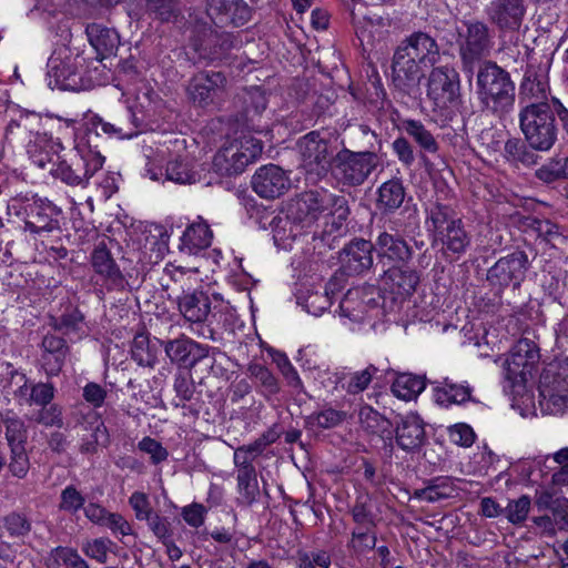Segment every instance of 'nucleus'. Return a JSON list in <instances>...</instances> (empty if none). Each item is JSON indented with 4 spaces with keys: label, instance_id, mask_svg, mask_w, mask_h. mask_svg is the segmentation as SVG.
Returning <instances> with one entry per match:
<instances>
[{
    "label": "nucleus",
    "instance_id": "nucleus-39",
    "mask_svg": "<svg viewBox=\"0 0 568 568\" xmlns=\"http://www.w3.org/2000/svg\"><path fill=\"white\" fill-rule=\"evenodd\" d=\"M510 359L521 365L520 369L527 371L532 374V371L539 362V349L536 344L528 339H519L510 351Z\"/></svg>",
    "mask_w": 568,
    "mask_h": 568
},
{
    "label": "nucleus",
    "instance_id": "nucleus-2",
    "mask_svg": "<svg viewBox=\"0 0 568 568\" xmlns=\"http://www.w3.org/2000/svg\"><path fill=\"white\" fill-rule=\"evenodd\" d=\"M476 95L484 112L501 119L515 106L516 85L508 71L484 60L476 72Z\"/></svg>",
    "mask_w": 568,
    "mask_h": 568
},
{
    "label": "nucleus",
    "instance_id": "nucleus-32",
    "mask_svg": "<svg viewBox=\"0 0 568 568\" xmlns=\"http://www.w3.org/2000/svg\"><path fill=\"white\" fill-rule=\"evenodd\" d=\"M60 150H62L61 143L53 141L47 134H38L33 143L28 146L32 162L41 169H45L47 164L52 162V155H58Z\"/></svg>",
    "mask_w": 568,
    "mask_h": 568
},
{
    "label": "nucleus",
    "instance_id": "nucleus-56",
    "mask_svg": "<svg viewBox=\"0 0 568 568\" xmlns=\"http://www.w3.org/2000/svg\"><path fill=\"white\" fill-rule=\"evenodd\" d=\"M131 353L133 359L141 366H152L154 364L155 356L149 349V338L143 334L134 337Z\"/></svg>",
    "mask_w": 568,
    "mask_h": 568
},
{
    "label": "nucleus",
    "instance_id": "nucleus-47",
    "mask_svg": "<svg viewBox=\"0 0 568 568\" xmlns=\"http://www.w3.org/2000/svg\"><path fill=\"white\" fill-rule=\"evenodd\" d=\"M200 345L187 338L170 341L165 346V353L172 362L186 364L193 351Z\"/></svg>",
    "mask_w": 568,
    "mask_h": 568
},
{
    "label": "nucleus",
    "instance_id": "nucleus-25",
    "mask_svg": "<svg viewBox=\"0 0 568 568\" xmlns=\"http://www.w3.org/2000/svg\"><path fill=\"white\" fill-rule=\"evenodd\" d=\"M79 55L73 61L67 58L64 61L50 59L49 77L54 78V84L63 90H77L80 84L81 75L78 70Z\"/></svg>",
    "mask_w": 568,
    "mask_h": 568
},
{
    "label": "nucleus",
    "instance_id": "nucleus-43",
    "mask_svg": "<svg viewBox=\"0 0 568 568\" xmlns=\"http://www.w3.org/2000/svg\"><path fill=\"white\" fill-rule=\"evenodd\" d=\"M454 491L455 489L449 478H436L429 486L417 490L416 497L424 501L435 503L453 497Z\"/></svg>",
    "mask_w": 568,
    "mask_h": 568
},
{
    "label": "nucleus",
    "instance_id": "nucleus-44",
    "mask_svg": "<svg viewBox=\"0 0 568 568\" xmlns=\"http://www.w3.org/2000/svg\"><path fill=\"white\" fill-rule=\"evenodd\" d=\"M241 100L244 104V116L246 120H253L255 115H260L267 105L265 92L257 87L246 90Z\"/></svg>",
    "mask_w": 568,
    "mask_h": 568
},
{
    "label": "nucleus",
    "instance_id": "nucleus-34",
    "mask_svg": "<svg viewBox=\"0 0 568 568\" xmlns=\"http://www.w3.org/2000/svg\"><path fill=\"white\" fill-rule=\"evenodd\" d=\"M237 468L239 500L244 505H251L260 495L257 475L254 466H235Z\"/></svg>",
    "mask_w": 568,
    "mask_h": 568
},
{
    "label": "nucleus",
    "instance_id": "nucleus-50",
    "mask_svg": "<svg viewBox=\"0 0 568 568\" xmlns=\"http://www.w3.org/2000/svg\"><path fill=\"white\" fill-rule=\"evenodd\" d=\"M100 132H102L109 136L115 135L118 138H119V133H125V131L121 126L115 125V121L106 122L101 116L94 114L88 121V128H87L84 142L88 144H91L92 135H94L97 138V136H99Z\"/></svg>",
    "mask_w": 568,
    "mask_h": 568
},
{
    "label": "nucleus",
    "instance_id": "nucleus-61",
    "mask_svg": "<svg viewBox=\"0 0 568 568\" xmlns=\"http://www.w3.org/2000/svg\"><path fill=\"white\" fill-rule=\"evenodd\" d=\"M30 463L24 446L11 447L10 471L18 478H23L29 471Z\"/></svg>",
    "mask_w": 568,
    "mask_h": 568
},
{
    "label": "nucleus",
    "instance_id": "nucleus-28",
    "mask_svg": "<svg viewBox=\"0 0 568 568\" xmlns=\"http://www.w3.org/2000/svg\"><path fill=\"white\" fill-rule=\"evenodd\" d=\"M402 130L410 138L420 149V154H436L439 144L434 134L419 120L404 119L400 122Z\"/></svg>",
    "mask_w": 568,
    "mask_h": 568
},
{
    "label": "nucleus",
    "instance_id": "nucleus-27",
    "mask_svg": "<svg viewBox=\"0 0 568 568\" xmlns=\"http://www.w3.org/2000/svg\"><path fill=\"white\" fill-rule=\"evenodd\" d=\"M42 363L47 374L58 375L63 366L67 354L64 339L54 335H45L42 341Z\"/></svg>",
    "mask_w": 568,
    "mask_h": 568
},
{
    "label": "nucleus",
    "instance_id": "nucleus-20",
    "mask_svg": "<svg viewBox=\"0 0 568 568\" xmlns=\"http://www.w3.org/2000/svg\"><path fill=\"white\" fill-rule=\"evenodd\" d=\"M85 34L101 59L113 54L120 44V36L113 28L92 22L87 24Z\"/></svg>",
    "mask_w": 568,
    "mask_h": 568
},
{
    "label": "nucleus",
    "instance_id": "nucleus-53",
    "mask_svg": "<svg viewBox=\"0 0 568 568\" xmlns=\"http://www.w3.org/2000/svg\"><path fill=\"white\" fill-rule=\"evenodd\" d=\"M166 179L180 184H191L197 179L189 164L182 160L170 161L165 169Z\"/></svg>",
    "mask_w": 568,
    "mask_h": 568
},
{
    "label": "nucleus",
    "instance_id": "nucleus-11",
    "mask_svg": "<svg viewBox=\"0 0 568 568\" xmlns=\"http://www.w3.org/2000/svg\"><path fill=\"white\" fill-rule=\"evenodd\" d=\"M427 95L438 108H457L462 97L458 72L448 65L433 68L428 77Z\"/></svg>",
    "mask_w": 568,
    "mask_h": 568
},
{
    "label": "nucleus",
    "instance_id": "nucleus-42",
    "mask_svg": "<svg viewBox=\"0 0 568 568\" xmlns=\"http://www.w3.org/2000/svg\"><path fill=\"white\" fill-rule=\"evenodd\" d=\"M372 251H343L339 260L348 275L359 274L373 264Z\"/></svg>",
    "mask_w": 568,
    "mask_h": 568
},
{
    "label": "nucleus",
    "instance_id": "nucleus-15",
    "mask_svg": "<svg viewBox=\"0 0 568 568\" xmlns=\"http://www.w3.org/2000/svg\"><path fill=\"white\" fill-rule=\"evenodd\" d=\"M291 186V180L283 169L275 164L260 168L252 178L253 190L264 199H276Z\"/></svg>",
    "mask_w": 568,
    "mask_h": 568
},
{
    "label": "nucleus",
    "instance_id": "nucleus-64",
    "mask_svg": "<svg viewBox=\"0 0 568 568\" xmlns=\"http://www.w3.org/2000/svg\"><path fill=\"white\" fill-rule=\"evenodd\" d=\"M129 505L132 507L138 520H145L155 513L149 496L142 491H134L129 498Z\"/></svg>",
    "mask_w": 568,
    "mask_h": 568
},
{
    "label": "nucleus",
    "instance_id": "nucleus-58",
    "mask_svg": "<svg viewBox=\"0 0 568 568\" xmlns=\"http://www.w3.org/2000/svg\"><path fill=\"white\" fill-rule=\"evenodd\" d=\"M92 264L99 274L106 277L115 278L120 274L113 258L110 256V251H93Z\"/></svg>",
    "mask_w": 568,
    "mask_h": 568
},
{
    "label": "nucleus",
    "instance_id": "nucleus-7",
    "mask_svg": "<svg viewBox=\"0 0 568 568\" xmlns=\"http://www.w3.org/2000/svg\"><path fill=\"white\" fill-rule=\"evenodd\" d=\"M104 156L91 144L80 142L68 160L58 162L51 172L55 178L72 186H85L89 180L102 169Z\"/></svg>",
    "mask_w": 568,
    "mask_h": 568
},
{
    "label": "nucleus",
    "instance_id": "nucleus-4",
    "mask_svg": "<svg viewBox=\"0 0 568 568\" xmlns=\"http://www.w3.org/2000/svg\"><path fill=\"white\" fill-rule=\"evenodd\" d=\"M557 98L550 101L529 102L519 111V128L531 149L538 152H548L557 142L559 128L556 115L559 118Z\"/></svg>",
    "mask_w": 568,
    "mask_h": 568
},
{
    "label": "nucleus",
    "instance_id": "nucleus-41",
    "mask_svg": "<svg viewBox=\"0 0 568 568\" xmlns=\"http://www.w3.org/2000/svg\"><path fill=\"white\" fill-rule=\"evenodd\" d=\"M460 220L450 221L444 230L437 231L434 235L433 245H446L447 248H465L468 244L466 233L460 227Z\"/></svg>",
    "mask_w": 568,
    "mask_h": 568
},
{
    "label": "nucleus",
    "instance_id": "nucleus-12",
    "mask_svg": "<svg viewBox=\"0 0 568 568\" xmlns=\"http://www.w3.org/2000/svg\"><path fill=\"white\" fill-rule=\"evenodd\" d=\"M206 20L216 28H240L248 23L253 9L245 0H204Z\"/></svg>",
    "mask_w": 568,
    "mask_h": 568
},
{
    "label": "nucleus",
    "instance_id": "nucleus-54",
    "mask_svg": "<svg viewBox=\"0 0 568 568\" xmlns=\"http://www.w3.org/2000/svg\"><path fill=\"white\" fill-rule=\"evenodd\" d=\"M376 373L377 368L374 365H368L363 371L352 373L345 387L346 392L353 395L364 392Z\"/></svg>",
    "mask_w": 568,
    "mask_h": 568
},
{
    "label": "nucleus",
    "instance_id": "nucleus-51",
    "mask_svg": "<svg viewBox=\"0 0 568 568\" xmlns=\"http://www.w3.org/2000/svg\"><path fill=\"white\" fill-rule=\"evenodd\" d=\"M112 546H114V544L111 539L100 537L84 541L82 545V551L87 557L98 561L99 564H105Z\"/></svg>",
    "mask_w": 568,
    "mask_h": 568
},
{
    "label": "nucleus",
    "instance_id": "nucleus-59",
    "mask_svg": "<svg viewBox=\"0 0 568 568\" xmlns=\"http://www.w3.org/2000/svg\"><path fill=\"white\" fill-rule=\"evenodd\" d=\"M376 545V536L372 532V528L358 527L352 532L349 547L356 552H365Z\"/></svg>",
    "mask_w": 568,
    "mask_h": 568
},
{
    "label": "nucleus",
    "instance_id": "nucleus-55",
    "mask_svg": "<svg viewBox=\"0 0 568 568\" xmlns=\"http://www.w3.org/2000/svg\"><path fill=\"white\" fill-rule=\"evenodd\" d=\"M83 495L72 485L67 486L60 495L59 508L63 511L75 514L84 507Z\"/></svg>",
    "mask_w": 568,
    "mask_h": 568
},
{
    "label": "nucleus",
    "instance_id": "nucleus-17",
    "mask_svg": "<svg viewBox=\"0 0 568 568\" xmlns=\"http://www.w3.org/2000/svg\"><path fill=\"white\" fill-rule=\"evenodd\" d=\"M57 215L58 210L52 203H30L26 206L24 229L40 236L58 231L59 221L54 217Z\"/></svg>",
    "mask_w": 568,
    "mask_h": 568
},
{
    "label": "nucleus",
    "instance_id": "nucleus-1",
    "mask_svg": "<svg viewBox=\"0 0 568 568\" xmlns=\"http://www.w3.org/2000/svg\"><path fill=\"white\" fill-rule=\"evenodd\" d=\"M363 142L356 144L357 151L343 148L332 158V171L335 178L346 186H359L377 169L381 162L378 152L382 141L368 126H361Z\"/></svg>",
    "mask_w": 568,
    "mask_h": 568
},
{
    "label": "nucleus",
    "instance_id": "nucleus-35",
    "mask_svg": "<svg viewBox=\"0 0 568 568\" xmlns=\"http://www.w3.org/2000/svg\"><path fill=\"white\" fill-rule=\"evenodd\" d=\"M529 143L518 138L508 139L504 145L505 159L514 164H521L524 166H531L537 164L538 155L534 152Z\"/></svg>",
    "mask_w": 568,
    "mask_h": 568
},
{
    "label": "nucleus",
    "instance_id": "nucleus-8",
    "mask_svg": "<svg viewBox=\"0 0 568 568\" xmlns=\"http://www.w3.org/2000/svg\"><path fill=\"white\" fill-rule=\"evenodd\" d=\"M262 150V142L253 136L235 139L214 155L213 169L221 175L240 174L261 155Z\"/></svg>",
    "mask_w": 568,
    "mask_h": 568
},
{
    "label": "nucleus",
    "instance_id": "nucleus-62",
    "mask_svg": "<svg viewBox=\"0 0 568 568\" xmlns=\"http://www.w3.org/2000/svg\"><path fill=\"white\" fill-rule=\"evenodd\" d=\"M454 210L444 204L436 203L429 212V221L434 227L435 235L437 231L444 230L450 221H455Z\"/></svg>",
    "mask_w": 568,
    "mask_h": 568
},
{
    "label": "nucleus",
    "instance_id": "nucleus-37",
    "mask_svg": "<svg viewBox=\"0 0 568 568\" xmlns=\"http://www.w3.org/2000/svg\"><path fill=\"white\" fill-rule=\"evenodd\" d=\"M425 381L413 374H399L392 384V393L399 399H415L424 389Z\"/></svg>",
    "mask_w": 568,
    "mask_h": 568
},
{
    "label": "nucleus",
    "instance_id": "nucleus-30",
    "mask_svg": "<svg viewBox=\"0 0 568 568\" xmlns=\"http://www.w3.org/2000/svg\"><path fill=\"white\" fill-rule=\"evenodd\" d=\"M549 91L548 81L545 74H538L532 64H528L523 82L520 84L521 98L531 100L530 102L549 101L547 94Z\"/></svg>",
    "mask_w": 568,
    "mask_h": 568
},
{
    "label": "nucleus",
    "instance_id": "nucleus-49",
    "mask_svg": "<svg viewBox=\"0 0 568 568\" xmlns=\"http://www.w3.org/2000/svg\"><path fill=\"white\" fill-rule=\"evenodd\" d=\"M530 507V497L523 495L517 499L508 501V505L504 509V515L510 524L520 525L527 519Z\"/></svg>",
    "mask_w": 568,
    "mask_h": 568
},
{
    "label": "nucleus",
    "instance_id": "nucleus-63",
    "mask_svg": "<svg viewBox=\"0 0 568 568\" xmlns=\"http://www.w3.org/2000/svg\"><path fill=\"white\" fill-rule=\"evenodd\" d=\"M138 448L141 452L150 455L151 462L155 465L166 460L169 457V452L166 448H164L161 443L151 437L142 438L138 444Z\"/></svg>",
    "mask_w": 568,
    "mask_h": 568
},
{
    "label": "nucleus",
    "instance_id": "nucleus-46",
    "mask_svg": "<svg viewBox=\"0 0 568 568\" xmlns=\"http://www.w3.org/2000/svg\"><path fill=\"white\" fill-rule=\"evenodd\" d=\"M110 444V435L102 420H98L88 437L82 438L80 452L83 454L97 453L98 446L106 447Z\"/></svg>",
    "mask_w": 568,
    "mask_h": 568
},
{
    "label": "nucleus",
    "instance_id": "nucleus-24",
    "mask_svg": "<svg viewBox=\"0 0 568 568\" xmlns=\"http://www.w3.org/2000/svg\"><path fill=\"white\" fill-rule=\"evenodd\" d=\"M179 311L191 323L204 322L211 312V300L202 291L184 293L179 297Z\"/></svg>",
    "mask_w": 568,
    "mask_h": 568
},
{
    "label": "nucleus",
    "instance_id": "nucleus-52",
    "mask_svg": "<svg viewBox=\"0 0 568 568\" xmlns=\"http://www.w3.org/2000/svg\"><path fill=\"white\" fill-rule=\"evenodd\" d=\"M170 234L161 224H152L145 229L140 239V244L150 248H168Z\"/></svg>",
    "mask_w": 568,
    "mask_h": 568
},
{
    "label": "nucleus",
    "instance_id": "nucleus-23",
    "mask_svg": "<svg viewBox=\"0 0 568 568\" xmlns=\"http://www.w3.org/2000/svg\"><path fill=\"white\" fill-rule=\"evenodd\" d=\"M418 275L410 270L402 267H392L385 272L384 286L395 298H406L410 296L418 284Z\"/></svg>",
    "mask_w": 568,
    "mask_h": 568
},
{
    "label": "nucleus",
    "instance_id": "nucleus-57",
    "mask_svg": "<svg viewBox=\"0 0 568 568\" xmlns=\"http://www.w3.org/2000/svg\"><path fill=\"white\" fill-rule=\"evenodd\" d=\"M6 424V437L10 448L16 446H24L27 440V429L24 423L17 417H7Z\"/></svg>",
    "mask_w": 568,
    "mask_h": 568
},
{
    "label": "nucleus",
    "instance_id": "nucleus-18",
    "mask_svg": "<svg viewBox=\"0 0 568 568\" xmlns=\"http://www.w3.org/2000/svg\"><path fill=\"white\" fill-rule=\"evenodd\" d=\"M540 394L555 405L568 404V359L561 361L556 368L547 372L541 382Z\"/></svg>",
    "mask_w": 568,
    "mask_h": 568
},
{
    "label": "nucleus",
    "instance_id": "nucleus-5",
    "mask_svg": "<svg viewBox=\"0 0 568 568\" xmlns=\"http://www.w3.org/2000/svg\"><path fill=\"white\" fill-rule=\"evenodd\" d=\"M456 43L462 69L471 78L476 67L489 57L494 48V31L481 20L468 19L460 21L456 28Z\"/></svg>",
    "mask_w": 568,
    "mask_h": 568
},
{
    "label": "nucleus",
    "instance_id": "nucleus-38",
    "mask_svg": "<svg viewBox=\"0 0 568 568\" xmlns=\"http://www.w3.org/2000/svg\"><path fill=\"white\" fill-rule=\"evenodd\" d=\"M275 440L272 434H264L253 443L243 445L234 450L233 462L235 466H254L253 462L263 454L265 448Z\"/></svg>",
    "mask_w": 568,
    "mask_h": 568
},
{
    "label": "nucleus",
    "instance_id": "nucleus-40",
    "mask_svg": "<svg viewBox=\"0 0 568 568\" xmlns=\"http://www.w3.org/2000/svg\"><path fill=\"white\" fill-rule=\"evenodd\" d=\"M140 106H129L121 115L114 119L115 125L121 126L125 131V133H119L120 139H131L138 135L145 126L144 114Z\"/></svg>",
    "mask_w": 568,
    "mask_h": 568
},
{
    "label": "nucleus",
    "instance_id": "nucleus-60",
    "mask_svg": "<svg viewBox=\"0 0 568 568\" xmlns=\"http://www.w3.org/2000/svg\"><path fill=\"white\" fill-rule=\"evenodd\" d=\"M248 373L254 377L270 394L278 390V384L272 372L265 366L254 363L248 366Z\"/></svg>",
    "mask_w": 568,
    "mask_h": 568
},
{
    "label": "nucleus",
    "instance_id": "nucleus-9",
    "mask_svg": "<svg viewBox=\"0 0 568 568\" xmlns=\"http://www.w3.org/2000/svg\"><path fill=\"white\" fill-rule=\"evenodd\" d=\"M297 146L302 158V165L308 175L307 180L315 182L325 176L328 168H332L333 148L329 139L317 131H312L302 136Z\"/></svg>",
    "mask_w": 568,
    "mask_h": 568
},
{
    "label": "nucleus",
    "instance_id": "nucleus-31",
    "mask_svg": "<svg viewBox=\"0 0 568 568\" xmlns=\"http://www.w3.org/2000/svg\"><path fill=\"white\" fill-rule=\"evenodd\" d=\"M145 13L160 22H176L182 16L180 0H141Z\"/></svg>",
    "mask_w": 568,
    "mask_h": 568
},
{
    "label": "nucleus",
    "instance_id": "nucleus-6",
    "mask_svg": "<svg viewBox=\"0 0 568 568\" xmlns=\"http://www.w3.org/2000/svg\"><path fill=\"white\" fill-rule=\"evenodd\" d=\"M190 48L199 60L207 63L226 62L237 44L234 33L216 28L205 18L192 17Z\"/></svg>",
    "mask_w": 568,
    "mask_h": 568
},
{
    "label": "nucleus",
    "instance_id": "nucleus-19",
    "mask_svg": "<svg viewBox=\"0 0 568 568\" xmlns=\"http://www.w3.org/2000/svg\"><path fill=\"white\" fill-rule=\"evenodd\" d=\"M434 400L443 407L462 405L471 400V387L467 383H457L449 377L434 382Z\"/></svg>",
    "mask_w": 568,
    "mask_h": 568
},
{
    "label": "nucleus",
    "instance_id": "nucleus-48",
    "mask_svg": "<svg viewBox=\"0 0 568 568\" xmlns=\"http://www.w3.org/2000/svg\"><path fill=\"white\" fill-rule=\"evenodd\" d=\"M344 412L334 408H325L310 415L306 419V423L311 427L327 429L338 426L344 420Z\"/></svg>",
    "mask_w": 568,
    "mask_h": 568
},
{
    "label": "nucleus",
    "instance_id": "nucleus-22",
    "mask_svg": "<svg viewBox=\"0 0 568 568\" xmlns=\"http://www.w3.org/2000/svg\"><path fill=\"white\" fill-rule=\"evenodd\" d=\"M535 505L538 510L550 511V518L559 530H568V498L557 496L547 489H538L535 494Z\"/></svg>",
    "mask_w": 568,
    "mask_h": 568
},
{
    "label": "nucleus",
    "instance_id": "nucleus-10",
    "mask_svg": "<svg viewBox=\"0 0 568 568\" xmlns=\"http://www.w3.org/2000/svg\"><path fill=\"white\" fill-rule=\"evenodd\" d=\"M227 79L220 71H202L194 74L187 84L190 101L199 108H216L224 100Z\"/></svg>",
    "mask_w": 568,
    "mask_h": 568
},
{
    "label": "nucleus",
    "instance_id": "nucleus-33",
    "mask_svg": "<svg viewBox=\"0 0 568 568\" xmlns=\"http://www.w3.org/2000/svg\"><path fill=\"white\" fill-rule=\"evenodd\" d=\"M425 67H434L440 58V49L435 38L424 31L407 36Z\"/></svg>",
    "mask_w": 568,
    "mask_h": 568
},
{
    "label": "nucleus",
    "instance_id": "nucleus-21",
    "mask_svg": "<svg viewBox=\"0 0 568 568\" xmlns=\"http://www.w3.org/2000/svg\"><path fill=\"white\" fill-rule=\"evenodd\" d=\"M425 440L423 420L416 414L406 415L396 428V443L404 450H415Z\"/></svg>",
    "mask_w": 568,
    "mask_h": 568
},
{
    "label": "nucleus",
    "instance_id": "nucleus-26",
    "mask_svg": "<svg viewBox=\"0 0 568 568\" xmlns=\"http://www.w3.org/2000/svg\"><path fill=\"white\" fill-rule=\"evenodd\" d=\"M406 196L402 180H388L378 187L376 209L382 214H390L397 211L404 203Z\"/></svg>",
    "mask_w": 568,
    "mask_h": 568
},
{
    "label": "nucleus",
    "instance_id": "nucleus-36",
    "mask_svg": "<svg viewBox=\"0 0 568 568\" xmlns=\"http://www.w3.org/2000/svg\"><path fill=\"white\" fill-rule=\"evenodd\" d=\"M535 178L545 184L568 180V156L556 155L535 171Z\"/></svg>",
    "mask_w": 568,
    "mask_h": 568
},
{
    "label": "nucleus",
    "instance_id": "nucleus-13",
    "mask_svg": "<svg viewBox=\"0 0 568 568\" xmlns=\"http://www.w3.org/2000/svg\"><path fill=\"white\" fill-rule=\"evenodd\" d=\"M526 12V0H491L485 9L488 21L503 33L518 31Z\"/></svg>",
    "mask_w": 568,
    "mask_h": 568
},
{
    "label": "nucleus",
    "instance_id": "nucleus-3",
    "mask_svg": "<svg viewBox=\"0 0 568 568\" xmlns=\"http://www.w3.org/2000/svg\"><path fill=\"white\" fill-rule=\"evenodd\" d=\"M349 215L348 201L344 195L331 193L324 187L295 194L286 205V216L294 223L311 225L321 216L337 219L344 223Z\"/></svg>",
    "mask_w": 568,
    "mask_h": 568
},
{
    "label": "nucleus",
    "instance_id": "nucleus-14",
    "mask_svg": "<svg viewBox=\"0 0 568 568\" xmlns=\"http://www.w3.org/2000/svg\"><path fill=\"white\" fill-rule=\"evenodd\" d=\"M381 295L376 287L369 285L347 291L341 301L339 308L344 316L361 322L365 315L379 306Z\"/></svg>",
    "mask_w": 568,
    "mask_h": 568
},
{
    "label": "nucleus",
    "instance_id": "nucleus-29",
    "mask_svg": "<svg viewBox=\"0 0 568 568\" xmlns=\"http://www.w3.org/2000/svg\"><path fill=\"white\" fill-rule=\"evenodd\" d=\"M212 241L213 231L203 217L197 216L183 232L180 248H209Z\"/></svg>",
    "mask_w": 568,
    "mask_h": 568
},
{
    "label": "nucleus",
    "instance_id": "nucleus-16",
    "mask_svg": "<svg viewBox=\"0 0 568 568\" xmlns=\"http://www.w3.org/2000/svg\"><path fill=\"white\" fill-rule=\"evenodd\" d=\"M427 67L394 51L392 59V80L394 85L410 94L419 89Z\"/></svg>",
    "mask_w": 568,
    "mask_h": 568
},
{
    "label": "nucleus",
    "instance_id": "nucleus-45",
    "mask_svg": "<svg viewBox=\"0 0 568 568\" xmlns=\"http://www.w3.org/2000/svg\"><path fill=\"white\" fill-rule=\"evenodd\" d=\"M343 223H338L337 219H333L331 223H326L325 227L321 233H315L312 235V242H307L311 244L313 248H317L321 246H327L328 248H333L339 245L341 237V229Z\"/></svg>",
    "mask_w": 568,
    "mask_h": 568
}]
</instances>
